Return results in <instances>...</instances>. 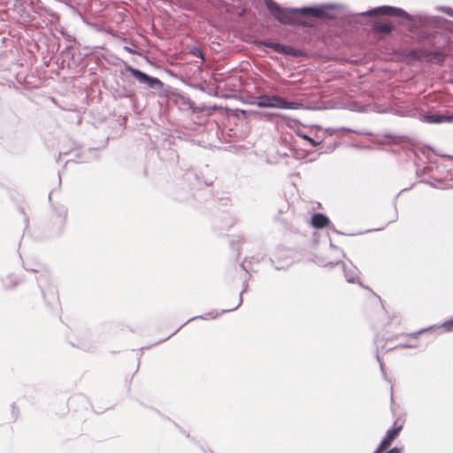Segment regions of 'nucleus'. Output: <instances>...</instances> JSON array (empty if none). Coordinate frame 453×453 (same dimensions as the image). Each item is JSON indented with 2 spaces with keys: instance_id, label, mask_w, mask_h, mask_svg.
Masks as SVG:
<instances>
[{
  "instance_id": "nucleus-3",
  "label": "nucleus",
  "mask_w": 453,
  "mask_h": 453,
  "mask_svg": "<svg viewBox=\"0 0 453 453\" xmlns=\"http://www.w3.org/2000/svg\"><path fill=\"white\" fill-rule=\"evenodd\" d=\"M250 104L260 108L298 110L303 107L301 103L288 102L277 95H261L257 97L256 101Z\"/></svg>"
},
{
  "instance_id": "nucleus-7",
  "label": "nucleus",
  "mask_w": 453,
  "mask_h": 453,
  "mask_svg": "<svg viewBox=\"0 0 453 453\" xmlns=\"http://www.w3.org/2000/svg\"><path fill=\"white\" fill-rule=\"evenodd\" d=\"M421 119L426 123H442L449 121V116L441 114H424Z\"/></svg>"
},
{
  "instance_id": "nucleus-10",
  "label": "nucleus",
  "mask_w": 453,
  "mask_h": 453,
  "mask_svg": "<svg viewBox=\"0 0 453 453\" xmlns=\"http://www.w3.org/2000/svg\"><path fill=\"white\" fill-rule=\"evenodd\" d=\"M374 29L382 33H390L393 29V25L389 22L379 23L374 26Z\"/></svg>"
},
{
  "instance_id": "nucleus-9",
  "label": "nucleus",
  "mask_w": 453,
  "mask_h": 453,
  "mask_svg": "<svg viewBox=\"0 0 453 453\" xmlns=\"http://www.w3.org/2000/svg\"><path fill=\"white\" fill-rule=\"evenodd\" d=\"M343 270L347 281L354 283L358 280V272L356 267L353 266L349 269L344 267Z\"/></svg>"
},
{
  "instance_id": "nucleus-20",
  "label": "nucleus",
  "mask_w": 453,
  "mask_h": 453,
  "mask_svg": "<svg viewBox=\"0 0 453 453\" xmlns=\"http://www.w3.org/2000/svg\"><path fill=\"white\" fill-rule=\"evenodd\" d=\"M429 329H430V328L422 329L421 331H419V332H418V333L414 334L413 335H414V337H416V336H417L418 334H419L420 333L425 332V331H427V330H429Z\"/></svg>"
},
{
  "instance_id": "nucleus-1",
  "label": "nucleus",
  "mask_w": 453,
  "mask_h": 453,
  "mask_svg": "<svg viewBox=\"0 0 453 453\" xmlns=\"http://www.w3.org/2000/svg\"><path fill=\"white\" fill-rule=\"evenodd\" d=\"M270 13L282 24H294L296 16H311L316 18H332L326 14L334 5L283 9L273 0H264Z\"/></svg>"
},
{
  "instance_id": "nucleus-14",
  "label": "nucleus",
  "mask_w": 453,
  "mask_h": 453,
  "mask_svg": "<svg viewBox=\"0 0 453 453\" xmlns=\"http://www.w3.org/2000/svg\"><path fill=\"white\" fill-rule=\"evenodd\" d=\"M245 290H246V288H243V289H242V291L241 292V294H240V297H239V299H238V303H237V304H236L234 307L230 308V309H227V310H225V311H223L222 312H226V311H234V310H235L237 307H239V306L242 304V294Z\"/></svg>"
},
{
  "instance_id": "nucleus-13",
  "label": "nucleus",
  "mask_w": 453,
  "mask_h": 453,
  "mask_svg": "<svg viewBox=\"0 0 453 453\" xmlns=\"http://www.w3.org/2000/svg\"><path fill=\"white\" fill-rule=\"evenodd\" d=\"M441 327L445 328L446 331H453V319L444 322Z\"/></svg>"
},
{
  "instance_id": "nucleus-4",
  "label": "nucleus",
  "mask_w": 453,
  "mask_h": 453,
  "mask_svg": "<svg viewBox=\"0 0 453 453\" xmlns=\"http://www.w3.org/2000/svg\"><path fill=\"white\" fill-rule=\"evenodd\" d=\"M127 71L140 83L146 84L149 88H161L163 87V82L159 79L149 76L148 74L142 73L139 69H136L132 66H127Z\"/></svg>"
},
{
  "instance_id": "nucleus-2",
  "label": "nucleus",
  "mask_w": 453,
  "mask_h": 453,
  "mask_svg": "<svg viewBox=\"0 0 453 453\" xmlns=\"http://www.w3.org/2000/svg\"><path fill=\"white\" fill-rule=\"evenodd\" d=\"M360 16H373V15H382V16H395L401 17L404 19L412 21H418L423 24H429L432 22V17L418 14L414 17L410 15L404 10L401 8L392 7V6H380L373 8L367 12H363L359 13Z\"/></svg>"
},
{
  "instance_id": "nucleus-19",
  "label": "nucleus",
  "mask_w": 453,
  "mask_h": 453,
  "mask_svg": "<svg viewBox=\"0 0 453 453\" xmlns=\"http://www.w3.org/2000/svg\"><path fill=\"white\" fill-rule=\"evenodd\" d=\"M384 449L381 448L380 445L379 447L377 448V449L373 452V453H381V451L383 450Z\"/></svg>"
},
{
  "instance_id": "nucleus-23",
  "label": "nucleus",
  "mask_w": 453,
  "mask_h": 453,
  "mask_svg": "<svg viewBox=\"0 0 453 453\" xmlns=\"http://www.w3.org/2000/svg\"><path fill=\"white\" fill-rule=\"evenodd\" d=\"M449 122H452L453 121V115L452 116H449Z\"/></svg>"
},
{
  "instance_id": "nucleus-15",
  "label": "nucleus",
  "mask_w": 453,
  "mask_h": 453,
  "mask_svg": "<svg viewBox=\"0 0 453 453\" xmlns=\"http://www.w3.org/2000/svg\"><path fill=\"white\" fill-rule=\"evenodd\" d=\"M439 10L443 12H445L449 16L453 17V9L452 8H450V7H440Z\"/></svg>"
},
{
  "instance_id": "nucleus-6",
  "label": "nucleus",
  "mask_w": 453,
  "mask_h": 453,
  "mask_svg": "<svg viewBox=\"0 0 453 453\" xmlns=\"http://www.w3.org/2000/svg\"><path fill=\"white\" fill-rule=\"evenodd\" d=\"M401 430L402 425L396 426V424L395 423L394 426L388 430L386 436L381 441L380 446L383 449H386L388 446L390 445L391 441L398 436Z\"/></svg>"
},
{
  "instance_id": "nucleus-18",
  "label": "nucleus",
  "mask_w": 453,
  "mask_h": 453,
  "mask_svg": "<svg viewBox=\"0 0 453 453\" xmlns=\"http://www.w3.org/2000/svg\"><path fill=\"white\" fill-rule=\"evenodd\" d=\"M4 284L6 287H12V286H15L17 284V281H12V282H7V281H4Z\"/></svg>"
},
{
  "instance_id": "nucleus-24",
  "label": "nucleus",
  "mask_w": 453,
  "mask_h": 453,
  "mask_svg": "<svg viewBox=\"0 0 453 453\" xmlns=\"http://www.w3.org/2000/svg\"><path fill=\"white\" fill-rule=\"evenodd\" d=\"M241 112H242V114H244V115L246 114V111H244V110H242V111H241Z\"/></svg>"
},
{
  "instance_id": "nucleus-8",
  "label": "nucleus",
  "mask_w": 453,
  "mask_h": 453,
  "mask_svg": "<svg viewBox=\"0 0 453 453\" xmlns=\"http://www.w3.org/2000/svg\"><path fill=\"white\" fill-rule=\"evenodd\" d=\"M328 223V218L321 213H316L311 218V224L315 228H323L327 226Z\"/></svg>"
},
{
  "instance_id": "nucleus-22",
  "label": "nucleus",
  "mask_w": 453,
  "mask_h": 453,
  "mask_svg": "<svg viewBox=\"0 0 453 453\" xmlns=\"http://www.w3.org/2000/svg\"><path fill=\"white\" fill-rule=\"evenodd\" d=\"M406 347H408V346L405 344H401V345L396 346L395 348H406Z\"/></svg>"
},
{
  "instance_id": "nucleus-21",
  "label": "nucleus",
  "mask_w": 453,
  "mask_h": 453,
  "mask_svg": "<svg viewBox=\"0 0 453 453\" xmlns=\"http://www.w3.org/2000/svg\"><path fill=\"white\" fill-rule=\"evenodd\" d=\"M377 359H378V361H379V363H380V369L383 371V364H382V362L380 360V357H379V356H378V355H377Z\"/></svg>"
},
{
  "instance_id": "nucleus-11",
  "label": "nucleus",
  "mask_w": 453,
  "mask_h": 453,
  "mask_svg": "<svg viewBox=\"0 0 453 453\" xmlns=\"http://www.w3.org/2000/svg\"><path fill=\"white\" fill-rule=\"evenodd\" d=\"M300 136L303 137L304 140L308 141L312 147H317L318 145L320 144V142H316L314 139L311 138L306 134H300Z\"/></svg>"
},
{
  "instance_id": "nucleus-16",
  "label": "nucleus",
  "mask_w": 453,
  "mask_h": 453,
  "mask_svg": "<svg viewBox=\"0 0 453 453\" xmlns=\"http://www.w3.org/2000/svg\"><path fill=\"white\" fill-rule=\"evenodd\" d=\"M192 53L194 56H197V57L201 58L203 61H204L203 53L202 52V50L200 49L195 48L194 50L192 51Z\"/></svg>"
},
{
  "instance_id": "nucleus-17",
  "label": "nucleus",
  "mask_w": 453,
  "mask_h": 453,
  "mask_svg": "<svg viewBox=\"0 0 453 453\" xmlns=\"http://www.w3.org/2000/svg\"><path fill=\"white\" fill-rule=\"evenodd\" d=\"M401 452V449L399 448H393L391 449L389 451H388L387 453H400Z\"/></svg>"
},
{
  "instance_id": "nucleus-5",
  "label": "nucleus",
  "mask_w": 453,
  "mask_h": 453,
  "mask_svg": "<svg viewBox=\"0 0 453 453\" xmlns=\"http://www.w3.org/2000/svg\"><path fill=\"white\" fill-rule=\"evenodd\" d=\"M415 58L430 63L442 64L446 55L441 51H430L427 50H416L412 51Z\"/></svg>"
},
{
  "instance_id": "nucleus-12",
  "label": "nucleus",
  "mask_w": 453,
  "mask_h": 453,
  "mask_svg": "<svg viewBox=\"0 0 453 453\" xmlns=\"http://www.w3.org/2000/svg\"><path fill=\"white\" fill-rule=\"evenodd\" d=\"M267 46H269L270 48L275 50L276 51H279V52H283L284 51V46L281 45L280 43H269V44H266Z\"/></svg>"
}]
</instances>
